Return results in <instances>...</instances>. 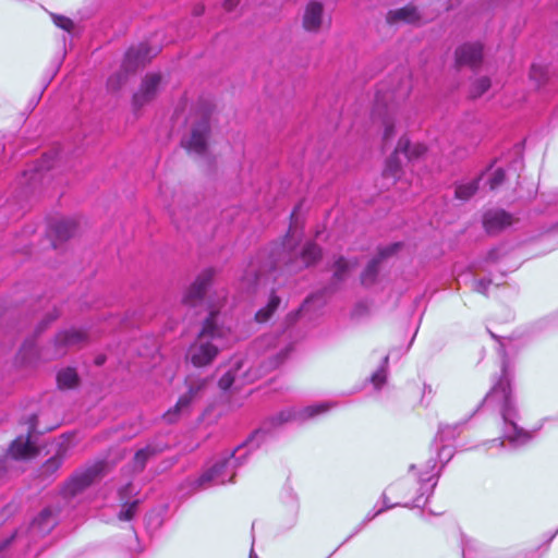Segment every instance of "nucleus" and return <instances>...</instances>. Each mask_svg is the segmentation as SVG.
<instances>
[{
    "label": "nucleus",
    "mask_w": 558,
    "mask_h": 558,
    "mask_svg": "<svg viewBox=\"0 0 558 558\" xmlns=\"http://www.w3.org/2000/svg\"><path fill=\"white\" fill-rule=\"evenodd\" d=\"M328 409L329 405L327 403H322L317 405H308L300 411H293L292 409L283 410L276 415L267 417L262 423V426L253 432L243 445L239 446L228 458H225L222 461L216 463L211 469L204 472L196 480L195 484L197 485V488H205L209 484H225L226 480L222 476L223 470L230 460L234 458L235 452L239 451L242 447L251 445L254 439L266 436L272 429L287 422L314 417L315 415L326 412Z\"/></svg>",
    "instance_id": "nucleus-1"
},
{
    "label": "nucleus",
    "mask_w": 558,
    "mask_h": 558,
    "mask_svg": "<svg viewBox=\"0 0 558 558\" xmlns=\"http://www.w3.org/2000/svg\"><path fill=\"white\" fill-rule=\"evenodd\" d=\"M218 313L211 311L205 319L195 342L189 348L187 357L196 367L209 365L218 355V341L225 336L223 328L217 324Z\"/></svg>",
    "instance_id": "nucleus-2"
},
{
    "label": "nucleus",
    "mask_w": 558,
    "mask_h": 558,
    "mask_svg": "<svg viewBox=\"0 0 558 558\" xmlns=\"http://www.w3.org/2000/svg\"><path fill=\"white\" fill-rule=\"evenodd\" d=\"M210 380V377L189 375L185 379L186 393L181 396L175 405L163 414V420L168 424H174L182 415L190 413L192 402L201 398Z\"/></svg>",
    "instance_id": "nucleus-3"
},
{
    "label": "nucleus",
    "mask_w": 558,
    "mask_h": 558,
    "mask_svg": "<svg viewBox=\"0 0 558 558\" xmlns=\"http://www.w3.org/2000/svg\"><path fill=\"white\" fill-rule=\"evenodd\" d=\"M107 463L98 461L83 470L75 472L63 485L62 493L65 497L73 498L83 493L87 487L100 480L106 473Z\"/></svg>",
    "instance_id": "nucleus-4"
},
{
    "label": "nucleus",
    "mask_w": 558,
    "mask_h": 558,
    "mask_svg": "<svg viewBox=\"0 0 558 558\" xmlns=\"http://www.w3.org/2000/svg\"><path fill=\"white\" fill-rule=\"evenodd\" d=\"M210 134L209 113L202 112L199 117L192 122L191 132L181 141L182 146L189 151L203 155L207 150V141Z\"/></svg>",
    "instance_id": "nucleus-5"
},
{
    "label": "nucleus",
    "mask_w": 558,
    "mask_h": 558,
    "mask_svg": "<svg viewBox=\"0 0 558 558\" xmlns=\"http://www.w3.org/2000/svg\"><path fill=\"white\" fill-rule=\"evenodd\" d=\"M161 84V75L159 73H147L132 97V106L135 111L141 110L144 106L156 99Z\"/></svg>",
    "instance_id": "nucleus-6"
},
{
    "label": "nucleus",
    "mask_w": 558,
    "mask_h": 558,
    "mask_svg": "<svg viewBox=\"0 0 558 558\" xmlns=\"http://www.w3.org/2000/svg\"><path fill=\"white\" fill-rule=\"evenodd\" d=\"M320 258V246L314 242H308L300 253H294L293 256L286 262V268L289 272H299L315 265Z\"/></svg>",
    "instance_id": "nucleus-7"
},
{
    "label": "nucleus",
    "mask_w": 558,
    "mask_h": 558,
    "mask_svg": "<svg viewBox=\"0 0 558 558\" xmlns=\"http://www.w3.org/2000/svg\"><path fill=\"white\" fill-rule=\"evenodd\" d=\"M385 21L390 26L403 23L420 27L426 24L423 13L413 3L389 10L385 15Z\"/></svg>",
    "instance_id": "nucleus-8"
},
{
    "label": "nucleus",
    "mask_w": 558,
    "mask_h": 558,
    "mask_svg": "<svg viewBox=\"0 0 558 558\" xmlns=\"http://www.w3.org/2000/svg\"><path fill=\"white\" fill-rule=\"evenodd\" d=\"M214 275L215 271L211 268L203 270L187 289L183 296V303L190 306L199 304L211 284Z\"/></svg>",
    "instance_id": "nucleus-9"
},
{
    "label": "nucleus",
    "mask_w": 558,
    "mask_h": 558,
    "mask_svg": "<svg viewBox=\"0 0 558 558\" xmlns=\"http://www.w3.org/2000/svg\"><path fill=\"white\" fill-rule=\"evenodd\" d=\"M214 275L215 271L211 268L203 270L187 289L183 296V303L190 306L199 304L211 284Z\"/></svg>",
    "instance_id": "nucleus-10"
},
{
    "label": "nucleus",
    "mask_w": 558,
    "mask_h": 558,
    "mask_svg": "<svg viewBox=\"0 0 558 558\" xmlns=\"http://www.w3.org/2000/svg\"><path fill=\"white\" fill-rule=\"evenodd\" d=\"M157 56V50L150 48L146 44H140L137 47H131L124 57L123 69L132 72L133 74L140 69L145 66L150 60Z\"/></svg>",
    "instance_id": "nucleus-11"
},
{
    "label": "nucleus",
    "mask_w": 558,
    "mask_h": 558,
    "mask_svg": "<svg viewBox=\"0 0 558 558\" xmlns=\"http://www.w3.org/2000/svg\"><path fill=\"white\" fill-rule=\"evenodd\" d=\"M510 386V378L506 373H504L498 383L493 387L486 397L488 401H496L501 404V414L506 422L509 421L510 411L512 408Z\"/></svg>",
    "instance_id": "nucleus-12"
},
{
    "label": "nucleus",
    "mask_w": 558,
    "mask_h": 558,
    "mask_svg": "<svg viewBox=\"0 0 558 558\" xmlns=\"http://www.w3.org/2000/svg\"><path fill=\"white\" fill-rule=\"evenodd\" d=\"M88 343V335L81 329H66L58 332L54 337V345L58 355L65 354L68 349L82 348Z\"/></svg>",
    "instance_id": "nucleus-13"
},
{
    "label": "nucleus",
    "mask_w": 558,
    "mask_h": 558,
    "mask_svg": "<svg viewBox=\"0 0 558 558\" xmlns=\"http://www.w3.org/2000/svg\"><path fill=\"white\" fill-rule=\"evenodd\" d=\"M325 20V8L320 1L312 0L305 8L302 15V26L307 33L318 34L322 31Z\"/></svg>",
    "instance_id": "nucleus-14"
},
{
    "label": "nucleus",
    "mask_w": 558,
    "mask_h": 558,
    "mask_svg": "<svg viewBox=\"0 0 558 558\" xmlns=\"http://www.w3.org/2000/svg\"><path fill=\"white\" fill-rule=\"evenodd\" d=\"M483 61V48L478 44H465L456 50V62L458 66L477 69Z\"/></svg>",
    "instance_id": "nucleus-15"
},
{
    "label": "nucleus",
    "mask_w": 558,
    "mask_h": 558,
    "mask_svg": "<svg viewBox=\"0 0 558 558\" xmlns=\"http://www.w3.org/2000/svg\"><path fill=\"white\" fill-rule=\"evenodd\" d=\"M512 223V216L504 209H490L483 217L484 228L490 234H496Z\"/></svg>",
    "instance_id": "nucleus-16"
},
{
    "label": "nucleus",
    "mask_w": 558,
    "mask_h": 558,
    "mask_svg": "<svg viewBox=\"0 0 558 558\" xmlns=\"http://www.w3.org/2000/svg\"><path fill=\"white\" fill-rule=\"evenodd\" d=\"M58 523V514L51 508L43 509L31 524V533L34 536H45L50 533Z\"/></svg>",
    "instance_id": "nucleus-17"
},
{
    "label": "nucleus",
    "mask_w": 558,
    "mask_h": 558,
    "mask_svg": "<svg viewBox=\"0 0 558 558\" xmlns=\"http://www.w3.org/2000/svg\"><path fill=\"white\" fill-rule=\"evenodd\" d=\"M244 364L241 360H236L231 368L222 375V377L218 381V386L221 390L228 391L232 387L235 390L241 389V387L245 384V375L246 372L242 371Z\"/></svg>",
    "instance_id": "nucleus-18"
},
{
    "label": "nucleus",
    "mask_w": 558,
    "mask_h": 558,
    "mask_svg": "<svg viewBox=\"0 0 558 558\" xmlns=\"http://www.w3.org/2000/svg\"><path fill=\"white\" fill-rule=\"evenodd\" d=\"M162 450V447L150 444L137 450L133 458L134 471L142 472L145 469L147 461L153 457H156L157 454L161 453Z\"/></svg>",
    "instance_id": "nucleus-19"
},
{
    "label": "nucleus",
    "mask_w": 558,
    "mask_h": 558,
    "mask_svg": "<svg viewBox=\"0 0 558 558\" xmlns=\"http://www.w3.org/2000/svg\"><path fill=\"white\" fill-rule=\"evenodd\" d=\"M76 222L72 219H61L51 225V231L56 240L64 242L71 239L76 232Z\"/></svg>",
    "instance_id": "nucleus-20"
},
{
    "label": "nucleus",
    "mask_w": 558,
    "mask_h": 558,
    "mask_svg": "<svg viewBox=\"0 0 558 558\" xmlns=\"http://www.w3.org/2000/svg\"><path fill=\"white\" fill-rule=\"evenodd\" d=\"M31 436L27 437H17L10 446V454L14 459H23L34 454L35 449L29 440Z\"/></svg>",
    "instance_id": "nucleus-21"
},
{
    "label": "nucleus",
    "mask_w": 558,
    "mask_h": 558,
    "mask_svg": "<svg viewBox=\"0 0 558 558\" xmlns=\"http://www.w3.org/2000/svg\"><path fill=\"white\" fill-rule=\"evenodd\" d=\"M356 266H357V259L348 260L343 256L338 257L332 266V268H333L332 279L336 282L344 281L349 277L350 271L353 268H355Z\"/></svg>",
    "instance_id": "nucleus-22"
},
{
    "label": "nucleus",
    "mask_w": 558,
    "mask_h": 558,
    "mask_svg": "<svg viewBox=\"0 0 558 558\" xmlns=\"http://www.w3.org/2000/svg\"><path fill=\"white\" fill-rule=\"evenodd\" d=\"M380 265L381 263L374 257L367 263L360 277L362 286L371 287L376 283L380 271Z\"/></svg>",
    "instance_id": "nucleus-23"
},
{
    "label": "nucleus",
    "mask_w": 558,
    "mask_h": 558,
    "mask_svg": "<svg viewBox=\"0 0 558 558\" xmlns=\"http://www.w3.org/2000/svg\"><path fill=\"white\" fill-rule=\"evenodd\" d=\"M66 454V448L60 447L58 451L49 458L41 466V472L45 475H52L62 465Z\"/></svg>",
    "instance_id": "nucleus-24"
},
{
    "label": "nucleus",
    "mask_w": 558,
    "mask_h": 558,
    "mask_svg": "<svg viewBox=\"0 0 558 558\" xmlns=\"http://www.w3.org/2000/svg\"><path fill=\"white\" fill-rule=\"evenodd\" d=\"M57 383L61 389L74 388L78 384V375L74 368H64L58 373Z\"/></svg>",
    "instance_id": "nucleus-25"
},
{
    "label": "nucleus",
    "mask_w": 558,
    "mask_h": 558,
    "mask_svg": "<svg viewBox=\"0 0 558 558\" xmlns=\"http://www.w3.org/2000/svg\"><path fill=\"white\" fill-rule=\"evenodd\" d=\"M426 151V147L421 144H416L413 147L410 145L408 138L401 137L397 145V153L404 154L409 159L418 158Z\"/></svg>",
    "instance_id": "nucleus-26"
},
{
    "label": "nucleus",
    "mask_w": 558,
    "mask_h": 558,
    "mask_svg": "<svg viewBox=\"0 0 558 558\" xmlns=\"http://www.w3.org/2000/svg\"><path fill=\"white\" fill-rule=\"evenodd\" d=\"M480 180L481 177L468 183L458 184L454 190L456 198L460 201H469L478 191Z\"/></svg>",
    "instance_id": "nucleus-27"
},
{
    "label": "nucleus",
    "mask_w": 558,
    "mask_h": 558,
    "mask_svg": "<svg viewBox=\"0 0 558 558\" xmlns=\"http://www.w3.org/2000/svg\"><path fill=\"white\" fill-rule=\"evenodd\" d=\"M133 74L132 72L126 71V69H123V64L121 65V69L109 76L107 81V88L111 92H118L122 88V86L125 85V83L129 80V76Z\"/></svg>",
    "instance_id": "nucleus-28"
},
{
    "label": "nucleus",
    "mask_w": 558,
    "mask_h": 558,
    "mask_svg": "<svg viewBox=\"0 0 558 558\" xmlns=\"http://www.w3.org/2000/svg\"><path fill=\"white\" fill-rule=\"evenodd\" d=\"M279 304H280V298L275 294H271L267 305L256 312L255 320L258 323L267 322L271 317V315L275 313V311L278 308Z\"/></svg>",
    "instance_id": "nucleus-29"
},
{
    "label": "nucleus",
    "mask_w": 558,
    "mask_h": 558,
    "mask_svg": "<svg viewBox=\"0 0 558 558\" xmlns=\"http://www.w3.org/2000/svg\"><path fill=\"white\" fill-rule=\"evenodd\" d=\"M492 86L490 78L488 76H482L472 81L469 89L470 97L472 99L480 98L484 95Z\"/></svg>",
    "instance_id": "nucleus-30"
},
{
    "label": "nucleus",
    "mask_w": 558,
    "mask_h": 558,
    "mask_svg": "<svg viewBox=\"0 0 558 558\" xmlns=\"http://www.w3.org/2000/svg\"><path fill=\"white\" fill-rule=\"evenodd\" d=\"M402 247V243L396 242L386 246H380L377 250V254L374 258L378 259V262L383 263L385 259L392 257L396 255Z\"/></svg>",
    "instance_id": "nucleus-31"
},
{
    "label": "nucleus",
    "mask_w": 558,
    "mask_h": 558,
    "mask_svg": "<svg viewBox=\"0 0 558 558\" xmlns=\"http://www.w3.org/2000/svg\"><path fill=\"white\" fill-rule=\"evenodd\" d=\"M397 148L393 154L387 159L386 167L384 170L385 177H397L401 170V162L398 158Z\"/></svg>",
    "instance_id": "nucleus-32"
},
{
    "label": "nucleus",
    "mask_w": 558,
    "mask_h": 558,
    "mask_svg": "<svg viewBox=\"0 0 558 558\" xmlns=\"http://www.w3.org/2000/svg\"><path fill=\"white\" fill-rule=\"evenodd\" d=\"M138 505H140L138 500H134L132 502H125L122 506V509L120 510V512L118 513V519L121 521H131L137 512Z\"/></svg>",
    "instance_id": "nucleus-33"
},
{
    "label": "nucleus",
    "mask_w": 558,
    "mask_h": 558,
    "mask_svg": "<svg viewBox=\"0 0 558 558\" xmlns=\"http://www.w3.org/2000/svg\"><path fill=\"white\" fill-rule=\"evenodd\" d=\"M506 182V172L502 168L496 169L490 179L488 180V185L490 190H496Z\"/></svg>",
    "instance_id": "nucleus-34"
},
{
    "label": "nucleus",
    "mask_w": 558,
    "mask_h": 558,
    "mask_svg": "<svg viewBox=\"0 0 558 558\" xmlns=\"http://www.w3.org/2000/svg\"><path fill=\"white\" fill-rule=\"evenodd\" d=\"M457 425H441L438 429L436 438L439 439L440 441L453 439L457 435Z\"/></svg>",
    "instance_id": "nucleus-35"
},
{
    "label": "nucleus",
    "mask_w": 558,
    "mask_h": 558,
    "mask_svg": "<svg viewBox=\"0 0 558 558\" xmlns=\"http://www.w3.org/2000/svg\"><path fill=\"white\" fill-rule=\"evenodd\" d=\"M52 19H53L54 24L58 27H60L66 32H71L74 27L72 20H70L66 16L53 14Z\"/></svg>",
    "instance_id": "nucleus-36"
},
{
    "label": "nucleus",
    "mask_w": 558,
    "mask_h": 558,
    "mask_svg": "<svg viewBox=\"0 0 558 558\" xmlns=\"http://www.w3.org/2000/svg\"><path fill=\"white\" fill-rule=\"evenodd\" d=\"M290 348L287 347L284 349H282L274 359H271L269 361L270 363V368H276L278 367L281 363H283V361L288 357L289 355V352H290Z\"/></svg>",
    "instance_id": "nucleus-37"
},
{
    "label": "nucleus",
    "mask_w": 558,
    "mask_h": 558,
    "mask_svg": "<svg viewBox=\"0 0 558 558\" xmlns=\"http://www.w3.org/2000/svg\"><path fill=\"white\" fill-rule=\"evenodd\" d=\"M372 383L376 388H379L386 381V371L385 367H381L376 373L373 374L371 378Z\"/></svg>",
    "instance_id": "nucleus-38"
},
{
    "label": "nucleus",
    "mask_w": 558,
    "mask_h": 558,
    "mask_svg": "<svg viewBox=\"0 0 558 558\" xmlns=\"http://www.w3.org/2000/svg\"><path fill=\"white\" fill-rule=\"evenodd\" d=\"M489 284H490V280L481 279L475 282V290L477 292L486 294Z\"/></svg>",
    "instance_id": "nucleus-39"
},
{
    "label": "nucleus",
    "mask_w": 558,
    "mask_h": 558,
    "mask_svg": "<svg viewBox=\"0 0 558 558\" xmlns=\"http://www.w3.org/2000/svg\"><path fill=\"white\" fill-rule=\"evenodd\" d=\"M239 3L240 0H225L222 7L227 12H231L238 7Z\"/></svg>",
    "instance_id": "nucleus-40"
},
{
    "label": "nucleus",
    "mask_w": 558,
    "mask_h": 558,
    "mask_svg": "<svg viewBox=\"0 0 558 558\" xmlns=\"http://www.w3.org/2000/svg\"><path fill=\"white\" fill-rule=\"evenodd\" d=\"M258 280H259V277L255 274L254 269H252V271L246 274L243 278V281H247L250 284L257 283Z\"/></svg>",
    "instance_id": "nucleus-41"
},
{
    "label": "nucleus",
    "mask_w": 558,
    "mask_h": 558,
    "mask_svg": "<svg viewBox=\"0 0 558 558\" xmlns=\"http://www.w3.org/2000/svg\"><path fill=\"white\" fill-rule=\"evenodd\" d=\"M28 424H29V427H28L27 435L31 436L33 433L36 432L37 415H35V414L31 415V417L28 420Z\"/></svg>",
    "instance_id": "nucleus-42"
},
{
    "label": "nucleus",
    "mask_w": 558,
    "mask_h": 558,
    "mask_svg": "<svg viewBox=\"0 0 558 558\" xmlns=\"http://www.w3.org/2000/svg\"><path fill=\"white\" fill-rule=\"evenodd\" d=\"M395 134V126L393 124L386 123L385 131H384V138L388 140Z\"/></svg>",
    "instance_id": "nucleus-43"
},
{
    "label": "nucleus",
    "mask_w": 558,
    "mask_h": 558,
    "mask_svg": "<svg viewBox=\"0 0 558 558\" xmlns=\"http://www.w3.org/2000/svg\"><path fill=\"white\" fill-rule=\"evenodd\" d=\"M530 75H531L532 78H537L538 80L543 75V71H542V69L539 66L532 65Z\"/></svg>",
    "instance_id": "nucleus-44"
},
{
    "label": "nucleus",
    "mask_w": 558,
    "mask_h": 558,
    "mask_svg": "<svg viewBox=\"0 0 558 558\" xmlns=\"http://www.w3.org/2000/svg\"><path fill=\"white\" fill-rule=\"evenodd\" d=\"M204 12H205V5L202 3L194 5L193 11H192L194 16H201L204 14Z\"/></svg>",
    "instance_id": "nucleus-45"
},
{
    "label": "nucleus",
    "mask_w": 558,
    "mask_h": 558,
    "mask_svg": "<svg viewBox=\"0 0 558 558\" xmlns=\"http://www.w3.org/2000/svg\"><path fill=\"white\" fill-rule=\"evenodd\" d=\"M7 462L4 458H0V480L7 473Z\"/></svg>",
    "instance_id": "nucleus-46"
},
{
    "label": "nucleus",
    "mask_w": 558,
    "mask_h": 558,
    "mask_svg": "<svg viewBox=\"0 0 558 558\" xmlns=\"http://www.w3.org/2000/svg\"><path fill=\"white\" fill-rule=\"evenodd\" d=\"M14 538V535H11L10 537H7L5 539H3L1 543H0V553L7 548L9 546V544L12 542V539Z\"/></svg>",
    "instance_id": "nucleus-47"
},
{
    "label": "nucleus",
    "mask_w": 558,
    "mask_h": 558,
    "mask_svg": "<svg viewBox=\"0 0 558 558\" xmlns=\"http://www.w3.org/2000/svg\"><path fill=\"white\" fill-rule=\"evenodd\" d=\"M104 362H105V357L104 356H99V357L96 359V364L97 365H101V364H104Z\"/></svg>",
    "instance_id": "nucleus-48"
},
{
    "label": "nucleus",
    "mask_w": 558,
    "mask_h": 558,
    "mask_svg": "<svg viewBox=\"0 0 558 558\" xmlns=\"http://www.w3.org/2000/svg\"><path fill=\"white\" fill-rule=\"evenodd\" d=\"M360 308L365 310V306H364V305H362V304H359V305L356 306V311H359Z\"/></svg>",
    "instance_id": "nucleus-49"
},
{
    "label": "nucleus",
    "mask_w": 558,
    "mask_h": 558,
    "mask_svg": "<svg viewBox=\"0 0 558 558\" xmlns=\"http://www.w3.org/2000/svg\"><path fill=\"white\" fill-rule=\"evenodd\" d=\"M56 318H57V315H53V316L49 317L50 322L54 320Z\"/></svg>",
    "instance_id": "nucleus-50"
},
{
    "label": "nucleus",
    "mask_w": 558,
    "mask_h": 558,
    "mask_svg": "<svg viewBox=\"0 0 558 558\" xmlns=\"http://www.w3.org/2000/svg\"><path fill=\"white\" fill-rule=\"evenodd\" d=\"M250 558H257V557L252 551L251 555H250Z\"/></svg>",
    "instance_id": "nucleus-51"
},
{
    "label": "nucleus",
    "mask_w": 558,
    "mask_h": 558,
    "mask_svg": "<svg viewBox=\"0 0 558 558\" xmlns=\"http://www.w3.org/2000/svg\"><path fill=\"white\" fill-rule=\"evenodd\" d=\"M384 363H385V364H387V363H388V356H386V357L384 359Z\"/></svg>",
    "instance_id": "nucleus-52"
}]
</instances>
